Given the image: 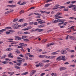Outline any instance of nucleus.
Listing matches in <instances>:
<instances>
[{"label":"nucleus","instance_id":"obj_40","mask_svg":"<svg viewBox=\"0 0 76 76\" xmlns=\"http://www.w3.org/2000/svg\"><path fill=\"white\" fill-rule=\"evenodd\" d=\"M10 13V11H7L5 13V15H6L7 14H8V13Z\"/></svg>","mask_w":76,"mask_h":76},{"label":"nucleus","instance_id":"obj_60","mask_svg":"<svg viewBox=\"0 0 76 76\" xmlns=\"http://www.w3.org/2000/svg\"><path fill=\"white\" fill-rule=\"evenodd\" d=\"M17 34H22V32H21V31H19L18 32Z\"/></svg>","mask_w":76,"mask_h":76},{"label":"nucleus","instance_id":"obj_54","mask_svg":"<svg viewBox=\"0 0 76 76\" xmlns=\"http://www.w3.org/2000/svg\"><path fill=\"white\" fill-rule=\"evenodd\" d=\"M17 61L18 62H22V60H17Z\"/></svg>","mask_w":76,"mask_h":76},{"label":"nucleus","instance_id":"obj_25","mask_svg":"<svg viewBox=\"0 0 76 76\" xmlns=\"http://www.w3.org/2000/svg\"><path fill=\"white\" fill-rule=\"evenodd\" d=\"M69 10L68 9V8H65L64 9V11L65 12H66V11H68Z\"/></svg>","mask_w":76,"mask_h":76},{"label":"nucleus","instance_id":"obj_31","mask_svg":"<svg viewBox=\"0 0 76 76\" xmlns=\"http://www.w3.org/2000/svg\"><path fill=\"white\" fill-rule=\"evenodd\" d=\"M38 31V32H39V28H37L34 30V31L36 32V31Z\"/></svg>","mask_w":76,"mask_h":76},{"label":"nucleus","instance_id":"obj_41","mask_svg":"<svg viewBox=\"0 0 76 76\" xmlns=\"http://www.w3.org/2000/svg\"><path fill=\"white\" fill-rule=\"evenodd\" d=\"M17 58L18 59V60H22V58H20V57H17Z\"/></svg>","mask_w":76,"mask_h":76},{"label":"nucleus","instance_id":"obj_51","mask_svg":"<svg viewBox=\"0 0 76 76\" xmlns=\"http://www.w3.org/2000/svg\"><path fill=\"white\" fill-rule=\"evenodd\" d=\"M29 25H33L34 24V23L33 22H31L29 23Z\"/></svg>","mask_w":76,"mask_h":76},{"label":"nucleus","instance_id":"obj_17","mask_svg":"<svg viewBox=\"0 0 76 76\" xmlns=\"http://www.w3.org/2000/svg\"><path fill=\"white\" fill-rule=\"evenodd\" d=\"M28 72H27L24 73H23V74H21V75H26L27 74H28Z\"/></svg>","mask_w":76,"mask_h":76},{"label":"nucleus","instance_id":"obj_6","mask_svg":"<svg viewBox=\"0 0 76 76\" xmlns=\"http://www.w3.org/2000/svg\"><path fill=\"white\" fill-rule=\"evenodd\" d=\"M18 23L14 24V26L15 27L14 28L15 29H18V27H17V26H18Z\"/></svg>","mask_w":76,"mask_h":76},{"label":"nucleus","instance_id":"obj_15","mask_svg":"<svg viewBox=\"0 0 76 76\" xmlns=\"http://www.w3.org/2000/svg\"><path fill=\"white\" fill-rule=\"evenodd\" d=\"M1 63L3 64H7L8 63V62H7V61H5L4 62H1Z\"/></svg>","mask_w":76,"mask_h":76},{"label":"nucleus","instance_id":"obj_30","mask_svg":"<svg viewBox=\"0 0 76 76\" xmlns=\"http://www.w3.org/2000/svg\"><path fill=\"white\" fill-rule=\"evenodd\" d=\"M51 54L54 55L55 54H58V53H56V52H53L52 53H51Z\"/></svg>","mask_w":76,"mask_h":76},{"label":"nucleus","instance_id":"obj_19","mask_svg":"<svg viewBox=\"0 0 76 76\" xmlns=\"http://www.w3.org/2000/svg\"><path fill=\"white\" fill-rule=\"evenodd\" d=\"M11 50H13V49L10 48H8L6 49V50L8 51H11Z\"/></svg>","mask_w":76,"mask_h":76},{"label":"nucleus","instance_id":"obj_4","mask_svg":"<svg viewBox=\"0 0 76 76\" xmlns=\"http://www.w3.org/2000/svg\"><path fill=\"white\" fill-rule=\"evenodd\" d=\"M20 45H21V46H23L24 47H26L27 45V44H25L23 43H21L19 44Z\"/></svg>","mask_w":76,"mask_h":76},{"label":"nucleus","instance_id":"obj_36","mask_svg":"<svg viewBox=\"0 0 76 76\" xmlns=\"http://www.w3.org/2000/svg\"><path fill=\"white\" fill-rule=\"evenodd\" d=\"M27 28L28 30V29H31L32 27H31V26H29L27 27Z\"/></svg>","mask_w":76,"mask_h":76},{"label":"nucleus","instance_id":"obj_63","mask_svg":"<svg viewBox=\"0 0 76 76\" xmlns=\"http://www.w3.org/2000/svg\"><path fill=\"white\" fill-rule=\"evenodd\" d=\"M51 45V44H48L47 45V46L48 47H50V46Z\"/></svg>","mask_w":76,"mask_h":76},{"label":"nucleus","instance_id":"obj_58","mask_svg":"<svg viewBox=\"0 0 76 76\" xmlns=\"http://www.w3.org/2000/svg\"><path fill=\"white\" fill-rule=\"evenodd\" d=\"M71 53H74L75 52V50H70Z\"/></svg>","mask_w":76,"mask_h":76},{"label":"nucleus","instance_id":"obj_55","mask_svg":"<svg viewBox=\"0 0 76 76\" xmlns=\"http://www.w3.org/2000/svg\"><path fill=\"white\" fill-rule=\"evenodd\" d=\"M50 66V64H48L46 65H45V66L46 67H48V66Z\"/></svg>","mask_w":76,"mask_h":76},{"label":"nucleus","instance_id":"obj_44","mask_svg":"<svg viewBox=\"0 0 76 76\" xmlns=\"http://www.w3.org/2000/svg\"><path fill=\"white\" fill-rule=\"evenodd\" d=\"M9 32H14V31L12 30H9Z\"/></svg>","mask_w":76,"mask_h":76},{"label":"nucleus","instance_id":"obj_56","mask_svg":"<svg viewBox=\"0 0 76 76\" xmlns=\"http://www.w3.org/2000/svg\"><path fill=\"white\" fill-rule=\"evenodd\" d=\"M16 53L17 54H18V53H20V51L19 50H17L16 51Z\"/></svg>","mask_w":76,"mask_h":76},{"label":"nucleus","instance_id":"obj_20","mask_svg":"<svg viewBox=\"0 0 76 76\" xmlns=\"http://www.w3.org/2000/svg\"><path fill=\"white\" fill-rule=\"evenodd\" d=\"M6 57V55H4V56H3L1 58V59H3V58H4Z\"/></svg>","mask_w":76,"mask_h":76},{"label":"nucleus","instance_id":"obj_8","mask_svg":"<svg viewBox=\"0 0 76 76\" xmlns=\"http://www.w3.org/2000/svg\"><path fill=\"white\" fill-rule=\"evenodd\" d=\"M45 24L40 25L39 26V28H43V27H45Z\"/></svg>","mask_w":76,"mask_h":76},{"label":"nucleus","instance_id":"obj_52","mask_svg":"<svg viewBox=\"0 0 76 76\" xmlns=\"http://www.w3.org/2000/svg\"><path fill=\"white\" fill-rule=\"evenodd\" d=\"M27 30H28L27 28H24V29H22L23 31H26Z\"/></svg>","mask_w":76,"mask_h":76},{"label":"nucleus","instance_id":"obj_49","mask_svg":"<svg viewBox=\"0 0 76 76\" xmlns=\"http://www.w3.org/2000/svg\"><path fill=\"white\" fill-rule=\"evenodd\" d=\"M53 30H49L47 31V32H51V31H53Z\"/></svg>","mask_w":76,"mask_h":76},{"label":"nucleus","instance_id":"obj_39","mask_svg":"<svg viewBox=\"0 0 76 76\" xmlns=\"http://www.w3.org/2000/svg\"><path fill=\"white\" fill-rule=\"evenodd\" d=\"M24 34H30V32H28L26 31V32H25L24 33Z\"/></svg>","mask_w":76,"mask_h":76},{"label":"nucleus","instance_id":"obj_16","mask_svg":"<svg viewBox=\"0 0 76 76\" xmlns=\"http://www.w3.org/2000/svg\"><path fill=\"white\" fill-rule=\"evenodd\" d=\"M45 55H41L39 56V57L40 58H44V57H45Z\"/></svg>","mask_w":76,"mask_h":76},{"label":"nucleus","instance_id":"obj_61","mask_svg":"<svg viewBox=\"0 0 76 76\" xmlns=\"http://www.w3.org/2000/svg\"><path fill=\"white\" fill-rule=\"evenodd\" d=\"M9 64H12V65H13V63L11 62H9Z\"/></svg>","mask_w":76,"mask_h":76},{"label":"nucleus","instance_id":"obj_50","mask_svg":"<svg viewBox=\"0 0 76 76\" xmlns=\"http://www.w3.org/2000/svg\"><path fill=\"white\" fill-rule=\"evenodd\" d=\"M60 9H62L63 8H65V6H62L60 7Z\"/></svg>","mask_w":76,"mask_h":76},{"label":"nucleus","instance_id":"obj_38","mask_svg":"<svg viewBox=\"0 0 76 76\" xmlns=\"http://www.w3.org/2000/svg\"><path fill=\"white\" fill-rule=\"evenodd\" d=\"M31 72L33 74H34V73H35V72H36V71L33 70H32Z\"/></svg>","mask_w":76,"mask_h":76},{"label":"nucleus","instance_id":"obj_12","mask_svg":"<svg viewBox=\"0 0 76 76\" xmlns=\"http://www.w3.org/2000/svg\"><path fill=\"white\" fill-rule=\"evenodd\" d=\"M61 57V59H62V60H63L64 61H66V59H65L66 57L65 56H62Z\"/></svg>","mask_w":76,"mask_h":76},{"label":"nucleus","instance_id":"obj_34","mask_svg":"<svg viewBox=\"0 0 76 76\" xmlns=\"http://www.w3.org/2000/svg\"><path fill=\"white\" fill-rule=\"evenodd\" d=\"M26 4V2H23L21 4H20L19 5H23V4Z\"/></svg>","mask_w":76,"mask_h":76},{"label":"nucleus","instance_id":"obj_46","mask_svg":"<svg viewBox=\"0 0 76 76\" xmlns=\"http://www.w3.org/2000/svg\"><path fill=\"white\" fill-rule=\"evenodd\" d=\"M19 56H20L21 57H24V56H23V55L22 54L20 55Z\"/></svg>","mask_w":76,"mask_h":76},{"label":"nucleus","instance_id":"obj_28","mask_svg":"<svg viewBox=\"0 0 76 76\" xmlns=\"http://www.w3.org/2000/svg\"><path fill=\"white\" fill-rule=\"evenodd\" d=\"M69 39H72V40H73V37L71 36H69Z\"/></svg>","mask_w":76,"mask_h":76},{"label":"nucleus","instance_id":"obj_43","mask_svg":"<svg viewBox=\"0 0 76 76\" xmlns=\"http://www.w3.org/2000/svg\"><path fill=\"white\" fill-rule=\"evenodd\" d=\"M76 3V1H72L71 2L72 4H74V3Z\"/></svg>","mask_w":76,"mask_h":76},{"label":"nucleus","instance_id":"obj_2","mask_svg":"<svg viewBox=\"0 0 76 76\" xmlns=\"http://www.w3.org/2000/svg\"><path fill=\"white\" fill-rule=\"evenodd\" d=\"M71 6H69L68 7L69 8H72V7H73V8L72 9V10L74 11H76V7L75 6V5H73V4L70 5Z\"/></svg>","mask_w":76,"mask_h":76},{"label":"nucleus","instance_id":"obj_24","mask_svg":"<svg viewBox=\"0 0 76 76\" xmlns=\"http://www.w3.org/2000/svg\"><path fill=\"white\" fill-rule=\"evenodd\" d=\"M18 18L15 19L13 20V22H17V21H18Z\"/></svg>","mask_w":76,"mask_h":76},{"label":"nucleus","instance_id":"obj_53","mask_svg":"<svg viewBox=\"0 0 76 76\" xmlns=\"http://www.w3.org/2000/svg\"><path fill=\"white\" fill-rule=\"evenodd\" d=\"M65 27L64 26H60L61 28H64Z\"/></svg>","mask_w":76,"mask_h":76},{"label":"nucleus","instance_id":"obj_11","mask_svg":"<svg viewBox=\"0 0 76 76\" xmlns=\"http://www.w3.org/2000/svg\"><path fill=\"white\" fill-rule=\"evenodd\" d=\"M66 67H61L60 68V70H66Z\"/></svg>","mask_w":76,"mask_h":76},{"label":"nucleus","instance_id":"obj_62","mask_svg":"<svg viewBox=\"0 0 76 76\" xmlns=\"http://www.w3.org/2000/svg\"><path fill=\"white\" fill-rule=\"evenodd\" d=\"M69 37V35H67L66 37V39H68L69 38V37Z\"/></svg>","mask_w":76,"mask_h":76},{"label":"nucleus","instance_id":"obj_35","mask_svg":"<svg viewBox=\"0 0 76 76\" xmlns=\"http://www.w3.org/2000/svg\"><path fill=\"white\" fill-rule=\"evenodd\" d=\"M35 7H31V8H29L28 10H31V9H35Z\"/></svg>","mask_w":76,"mask_h":76},{"label":"nucleus","instance_id":"obj_42","mask_svg":"<svg viewBox=\"0 0 76 76\" xmlns=\"http://www.w3.org/2000/svg\"><path fill=\"white\" fill-rule=\"evenodd\" d=\"M48 4H47L45 5V7H48Z\"/></svg>","mask_w":76,"mask_h":76},{"label":"nucleus","instance_id":"obj_47","mask_svg":"<svg viewBox=\"0 0 76 76\" xmlns=\"http://www.w3.org/2000/svg\"><path fill=\"white\" fill-rule=\"evenodd\" d=\"M29 56V57H34V56L32 55H30Z\"/></svg>","mask_w":76,"mask_h":76},{"label":"nucleus","instance_id":"obj_18","mask_svg":"<svg viewBox=\"0 0 76 76\" xmlns=\"http://www.w3.org/2000/svg\"><path fill=\"white\" fill-rule=\"evenodd\" d=\"M23 41H25V42H28V41H29V39H23Z\"/></svg>","mask_w":76,"mask_h":76},{"label":"nucleus","instance_id":"obj_57","mask_svg":"<svg viewBox=\"0 0 76 76\" xmlns=\"http://www.w3.org/2000/svg\"><path fill=\"white\" fill-rule=\"evenodd\" d=\"M21 51H22L23 52H25V50H24V49L23 48H21Z\"/></svg>","mask_w":76,"mask_h":76},{"label":"nucleus","instance_id":"obj_48","mask_svg":"<svg viewBox=\"0 0 76 76\" xmlns=\"http://www.w3.org/2000/svg\"><path fill=\"white\" fill-rule=\"evenodd\" d=\"M70 3H71V1H68L67 2H66V4H70Z\"/></svg>","mask_w":76,"mask_h":76},{"label":"nucleus","instance_id":"obj_45","mask_svg":"<svg viewBox=\"0 0 76 76\" xmlns=\"http://www.w3.org/2000/svg\"><path fill=\"white\" fill-rule=\"evenodd\" d=\"M53 1V0H48L46 1V3H48V2H50V1Z\"/></svg>","mask_w":76,"mask_h":76},{"label":"nucleus","instance_id":"obj_33","mask_svg":"<svg viewBox=\"0 0 76 76\" xmlns=\"http://www.w3.org/2000/svg\"><path fill=\"white\" fill-rule=\"evenodd\" d=\"M39 64L40 67H43V64H42L40 63H39Z\"/></svg>","mask_w":76,"mask_h":76},{"label":"nucleus","instance_id":"obj_14","mask_svg":"<svg viewBox=\"0 0 76 76\" xmlns=\"http://www.w3.org/2000/svg\"><path fill=\"white\" fill-rule=\"evenodd\" d=\"M38 23H40V24H42V23H45V21H44L43 22H41V21L40 20L38 22Z\"/></svg>","mask_w":76,"mask_h":76},{"label":"nucleus","instance_id":"obj_59","mask_svg":"<svg viewBox=\"0 0 76 76\" xmlns=\"http://www.w3.org/2000/svg\"><path fill=\"white\" fill-rule=\"evenodd\" d=\"M8 3H13V1H10L8 2Z\"/></svg>","mask_w":76,"mask_h":76},{"label":"nucleus","instance_id":"obj_22","mask_svg":"<svg viewBox=\"0 0 76 76\" xmlns=\"http://www.w3.org/2000/svg\"><path fill=\"white\" fill-rule=\"evenodd\" d=\"M26 36H23L21 38V39H24V38H26Z\"/></svg>","mask_w":76,"mask_h":76},{"label":"nucleus","instance_id":"obj_37","mask_svg":"<svg viewBox=\"0 0 76 76\" xmlns=\"http://www.w3.org/2000/svg\"><path fill=\"white\" fill-rule=\"evenodd\" d=\"M5 28V29H12V27H6V28Z\"/></svg>","mask_w":76,"mask_h":76},{"label":"nucleus","instance_id":"obj_32","mask_svg":"<svg viewBox=\"0 0 76 76\" xmlns=\"http://www.w3.org/2000/svg\"><path fill=\"white\" fill-rule=\"evenodd\" d=\"M55 56H50L49 58H50L51 59H53L54 57H55Z\"/></svg>","mask_w":76,"mask_h":76},{"label":"nucleus","instance_id":"obj_64","mask_svg":"<svg viewBox=\"0 0 76 76\" xmlns=\"http://www.w3.org/2000/svg\"><path fill=\"white\" fill-rule=\"evenodd\" d=\"M27 65V63H25L23 65V66H26Z\"/></svg>","mask_w":76,"mask_h":76},{"label":"nucleus","instance_id":"obj_3","mask_svg":"<svg viewBox=\"0 0 76 76\" xmlns=\"http://www.w3.org/2000/svg\"><path fill=\"white\" fill-rule=\"evenodd\" d=\"M61 53L63 54H66L67 53V52L66 50H62L61 51Z\"/></svg>","mask_w":76,"mask_h":76},{"label":"nucleus","instance_id":"obj_9","mask_svg":"<svg viewBox=\"0 0 76 76\" xmlns=\"http://www.w3.org/2000/svg\"><path fill=\"white\" fill-rule=\"evenodd\" d=\"M55 6L56 7L53 8V10H56V9H58L59 8L58 7V6H59V5H56Z\"/></svg>","mask_w":76,"mask_h":76},{"label":"nucleus","instance_id":"obj_21","mask_svg":"<svg viewBox=\"0 0 76 76\" xmlns=\"http://www.w3.org/2000/svg\"><path fill=\"white\" fill-rule=\"evenodd\" d=\"M18 66H21V64H22V62H19V63H17L16 64Z\"/></svg>","mask_w":76,"mask_h":76},{"label":"nucleus","instance_id":"obj_23","mask_svg":"<svg viewBox=\"0 0 76 76\" xmlns=\"http://www.w3.org/2000/svg\"><path fill=\"white\" fill-rule=\"evenodd\" d=\"M34 15H37L38 16H41V14H38L37 13H34Z\"/></svg>","mask_w":76,"mask_h":76},{"label":"nucleus","instance_id":"obj_7","mask_svg":"<svg viewBox=\"0 0 76 76\" xmlns=\"http://www.w3.org/2000/svg\"><path fill=\"white\" fill-rule=\"evenodd\" d=\"M56 60H57L58 61H60V60H61V56H59L56 59Z\"/></svg>","mask_w":76,"mask_h":76},{"label":"nucleus","instance_id":"obj_29","mask_svg":"<svg viewBox=\"0 0 76 76\" xmlns=\"http://www.w3.org/2000/svg\"><path fill=\"white\" fill-rule=\"evenodd\" d=\"M20 14H22V13H24V11H23V10H21L20 12Z\"/></svg>","mask_w":76,"mask_h":76},{"label":"nucleus","instance_id":"obj_27","mask_svg":"<svg viewBox=\"0 0 76 76\" xmlns=\"http://www.w3.org/2000/svg\"><path fill=\"white\" fill-rule=\"evenodd\" d=\"M15 68L17 69H20V67L19 66H15Z\"/></svg>","mask_w":76,"mask_h":76},{"label":"nucleus","instance_id":"obj_26","mask_svg":"<svg viewBox=\"0 0 76 76\" xmlns=\"http://www.w3.org/2000/svg\"><path fill=\"white\" fill-rule=\"evenodd\" d=\"M18 22H23V19H20L18 21Z\"/></svg>","mask_w":76,"mask_h":76},{"label":"nucleus","instance_id":"obj_5","mask_svg":"<svg viewBox=\"0 0 76 76\" xmlns=\"http://www.w3.org/2000/svg\"><path fill=\"white\" fill-rule=\"evenodd\" d=\"M21 39V38H20L19 36H17L16 37V38L15 39V40H16V41H18L19 40H20Z\"/></svg>","mask_w":76,"mask_h":76},{"label":"nucleus","instance_id":"obj_1","mask_svg":"<svg viewBox=\"0 0 76 76\" xmlns=\"http://www.w3.org/2000/svg\"><path fill=\"white\" fill-rule=\"evenodd\" d=\"M59 16H62V13H60L58 12L55 15V18H55V19H60L63 18L62 17H60Z\"/></svg>","mask_w":76,"mask_h":76},{"label":"nucleus","instance_id":"obj_13","mask_svg":"<svg viewBox=\"0 0 76 76\" xmlns=\"http://www.w3.org/2000/svg\"><path fill=\"white\" fill-rule=\"evenodd\" d=\"M6 29H3L0 30V32H4V31H6ZM1 34V33H0V35Z\"/></svg>","mask_w":76,"mask_h":76},{"label":"nucleus","instance_id":"obj_10","mask_svg":"<svg viewBox=\"0 0 76 76\" xmlns=\"http://www.w3.org/2000/svg\"><path fill=\"white\" fill-rule=\"evenodd\" d=\"M12 55V53H10V55H8V57H9L10 58H13V56H11Z\"/></svg>","mask_w":76,"mask_h":76}]
</instances>
